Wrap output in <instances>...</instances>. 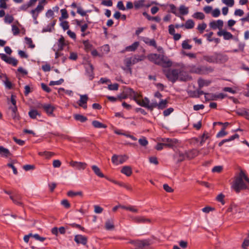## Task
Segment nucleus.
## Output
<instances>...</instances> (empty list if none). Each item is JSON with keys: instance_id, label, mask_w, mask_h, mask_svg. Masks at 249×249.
<instances>
[{"instance_id": "f257e3e1", "label": "nucleus", "mask_w": 249, "mask_h": 249, "mask_svg": "<svg viewBox=\"0 0 249 249\" xmlns=\"http://www.w3.org/2000/svg\"><path fill=\"white\" fill-rule=\"evenodd\" d=\"M147 58L151 62L164 68H170L173 65L172 61L163 54L150 53Z\"/></svg>"}, {"instance_id": "f03ea898", "label": "nucleus", "mask_w": 249, "mask_h": 249, "mask_svg": "<svg viewBox=\"0 0 249 249\" xmlns=\"http://www.w3.org/2000/svg\"><path fill=\"white\" fill-rule=\"evenodd\" d=\"M147 58L151 62L164 68H170L173 65L172 61L163 54L150 53Z\"/></svg>"}, {"instance_id": "7ed1b4c3", "label": "nucleus", "mask_w": 249, "mask_h": 249, "mask_svg": "<svg viewBox=\"0 0 249 249\" xmlns=\"http://www.w3.org/2000/svg\"><path fill=\"white\" fill-rule=\"evenodd\" d=\"M202 58L210 63H224L228 60L227 55L217 52H214L212 55H204Z\"/></svg>"}, {"instance_id": "20e7f679", "label": "nucleus", "mask_w": 249, "mask_h": 249, "mask_svg": "<svg viewBox=\"0 0 249 249\" xmlns=\"http://www.w3.org/2000/svg\"><path fill=\"white\" fill-rule=\"evenodd\" d=\"M246 177L248 176L243 171L241 170L239 176L235 178L233 187L236 193H238L242 190L247 189V185L243 181V179L245 180Z\"/></svg>"}, {"instance_id": "39448f33", "label": "nucleus", "mask_w": 249, "mask_h": 249, "mask_svg": "<svg viewBox=\"0 0 249 249\" xmlns=\"http://www.w3.org/2000/svg\"><path fill=\"white\" fill-rule=\"evenodd\" d=\"M162 71L168 80L172 83H175L178 79L179 74L180 72L179 69H163Z\"/></svg>"}, {"instance_id": "423d86ee", "label": "nucleus", "mask_w": 249, "mask_h": 249, "mask_svg": "<svg viewBox=\"0 0 249 249\" xmlns=\"http://www.w3.org/2000/svg\"><path fill=\"white\" fill-rule=\"evenodd\" d=\"M129 243L134 245L135 249H143L144 247H148L152 244L151 240L150 239L144 240H131Z\"/></svg>"}, {"instance_id": "0eeeda50", "label": "nucleus", "mask_w": 249, "mask_h": 249, "mask_svg": "<svg viewBox=\"0 0 249 249\" xmlns=\"http://www.w3.org/2000/svg\"><path fill=\"white\" fill-rule=\"evenodd\" d=\"M213 69L211 66L205 67L200 66L198 67H196L195 66H193L192 67L191 69V71L192 73H195L199 74H204L207 72H213Z\"/></svg>"}, {"instance_id": "6e6552de", "label": "nucleus", "mask_w": 249, "mask_h": 249, "mask_svg": "<svg viewBox=\"0 0 249 249\" xmlns=\"http://www.w3.org/2000/svg\"><path fill=\"white\" fill-rule=\"evenodd\" d=\"M128 159V157L125 155H117L114 154L111 158V161L114 164L118 165L123 164Z\"/></svg>"}, {"instance_id": "1a4fd4ad", "label": "nucleus", "mask_w": 249, "mask_h": 249, "mask_svg": "<svg viewBox=\"0 0 249 249\" xmlns=\"http://www.w3.org/2000/svg\"><path fill=\"white\" fill-rule=\"evenodd\" d=\"M0 57L6 63L12 65L13 66H16L18 63V60L13 57H8L5 54L0 53Z\"/></svg>"}, {"instance_id": "9d476101", "label": "nucleus", "mask_w": 249, "mask_h": 249, "mask_svg": "<svg viewBox=\"0 0 249 249\" xmlns=\"http://www.w3.org/2000/svg\"><path fill=\"white\" fill-rule=\"evenodd\" d=\"M85 69L86 74L90 80H92L94 78L93 66L90 63H89L86 65Z\"/></svg>"}, {"instance_id": "9b49d317", "label": "nucleus", "mask_w": 249, "mask_h": 249, "mask_svg": "<svg viewBox=\"0 0 249 249\" xmlns=\"http://www.w3.org/2000/svg\"><path fill=\"white\" fill-rule=\"evenodd\" d=\"M41 107L48 116H54L53 112L55 109V107L54 106L51 104H44L42 105Z\"/></svg>"}, {"instance_id": "f8f14e48", "label": "nucleus", "mask_w": 249, "mask_h": 249, "mask_svg": "<svg viewBox=\"0 0 249 249\" xmlns=\"http://www.w3.org/2000/svg\"><path fill=\"white\" fill-rule=\"evenodd\" d=\"M161 142L164 143V147L173 148L176 144V140L169 138H162Z\"/></svg>"}, {"instance_id": "ddd939ff", "label": "nucleus", "mask_w": 249, "mask_h": 249, "mask_svg": "<svg viewBox=\"0 0 249 249\" xmlns=\"http://www.w3.org/2000/svg\"><path fill=\"white\" fill-rule=\"evenodd\" d=\"M70 165L73 167L76 168L78 170L85 169L87 164L85 162H78L76 161L71 160L70 162Z\"/></svg>"}, {"instance_id": "4468645a", "label": "nucleus", "mask_w": 249, "mask_h": 249, "mask_svg": "<svg viewBox=\"0 0 249 249\" xmlns=\"http://www.w3.org/2000/svg\"><path fill=\"white\" fill-rule=\"evenodd\" d=\"M74 240L78 244H82L83 245H86L88 242V238L82 235L77 234L74 236Z\"/></svg>"}, {"instance_id": "2eb2a0df", "label": "nucleus", "mask_w": 249, "mask_h": 249, "mask_svg": "<svg viewBox=\"0 0 249 249\" xmlns=\"http://www.w3.org/2000/svg\"><path fill=\"white\" fill-rule=\"evenodd\" d=\"M199 154V151L196 149H193L186 151V159L191 160L196 157Z\"/></svg>"}, {"instance_id": "dca6fc26", "label": "nucleus", "mask_w": 249, "mask_h": 249, "mask_svg": "<svg viewBox=\"0 0 249 249\" xmlns=\"http://www.w3.org/2000/svg\"><path fill=\"white\" fill-rule=\"evenodd\" d=\"M21 198V195L18 193L15 194L14 196H10V198L15 204L20 206L23 205V203L20 201Z\"/></svg>"}, {"instance_id": "f3484780", "label": "nucleus", "mask_w": 249, "mask_h": 249, "mask_svg": "<svg viewBox=\"0 0 249 249\" xmlns=\"http://www.w3.org/2000/svg\"><path fill=\"white\" fill-rule=\"evenodd\" d=\"M88 100V97L87 95H82L80 96V99L78 102V104L80 107H82L84 109L87 108V102Z\"/></svg>"}, {"instance_id": "a211bd4d", "label": "nucleus", "mask_w": 249, "mask_h": 249, "mask_svg": "<svg viewBox=\"0 0 249 249\" xmlns=\"http://www.w3.org/2000/svg\"><path fill=\"white\" fill-rule=\"evenodd\" d=\"M145 100L147 101V104H146L145 107L150 111H152L153 109L155 107H158L159 109V103H158L156 101H153L150 104H149L150 101L148 98L145 97Z\"/></svg>"}, {"instance_id": "6ab92c4d", "label": "nucleus", "mask_w": 249, "mask_h": 249, "mask_svg": "<svg viewBox=\"0 0 249 249\" xmlns=\"http://www.w3.org/2000/svg\"><path fill=\"white\" fill-rule=\"evenodd\" d=\"M217 35L219 36H223L224 39L225 40H229L233 38V36L230 32L224 30L218 31L217 32Z\"/></svg>"}, {"instance_id": "aec40b11", "label": "nucleus", "mask_w": 249, "mask_h": 249, "mask_svg": "<svg viewBox=\"0 0 249 249\" xmlns=\"http://www.w3.org/2000/svg\"><path fill=\"white\" fill-rule=\"evenodd\" d=\"M89 12H90V11H85L81 7H77V13L81 16L86 17V20L88 24L91 23L89 20V16L87 14V13Z\"/></svg>"}, {"instance_id": "412c9836", "label": "nucleus", "mask_w": 249, "mask_h": 249, "mask_svg": "<svg viewBox=\"0 0 249 249\" xmlns=\"http://www.w3.org/2000/svg\"><path fill=\"white\" fill-rule=\"evenodd\" d=\"M142 40L147 45L157 48V43L154 39H149L148 37H142Z\"/></svg>"}, {"instance_id": "4be33fe9", "label": "nucleus", "mask_w": 249, "mask_h": 249, "mask_svg": "<svg viewBox=\"0 0 249 249\" xmlns=\"http://www.w3.org/2000/svg\"><path fill=\"white\" fill-rule=\"evenodd\" d=\"M92 170L93 171L94 173L96 175L98 176L100 178H105L107 179L109 178L108 177L105 176L101 171L100 169L96 165H92L91 166Z\"/></svg>"}, {"instance_id": "5701e85b", "label": "nucleus", "mask_w": 249, "mask_h": 249, "mask_svg": "<svg viewBox=\"0 0 249 249\" xmlns=\"http://www.w3.org/2000/svg\"><path fill=\"white\" fill-rule=\"evenodd\" d=\"M121 172L127 177H130L132 174V168L129 166H124L122 167Z\"/></svg>"}, {"instance_id": "b1692460", "label": "nucleus", "mask_w": 249, "mask_h": 249, "mask_svg": "<svg viewBox=\"0 0 249 249\" xmlns=\"http://www.w3.org/2000/svg\"><path fill=\"white\" fill-rule=\"evenodd\" d=\"M133 221L134 222L141 223H146L148 222L150 223L151 222V220L148 218H146L143 216H137L133 218Z\"/></svg>"}, {"instance_id": "393cba45", "label": "nucleus", "mask_w": 249, "mask_h": 249, "mask_svg": "<svg viewBox=\"0 0 249 249\" xmlns=\"http://www.w3.org/2000/svg\"><path fill=\"white\" fill-rule=\"evenodd\" d=\"M179 74L178 76V79L179 81H186L188 80L189 76L186 73V72L184 71L183 70L179 69Z\"/></svg>"}, {"instance_id": "a878e982", "label": "nucleus", "mask_w": 249, "mask_h": 249, "mask_svg": "<svg viewBox=\"0 0 249 249\" xmlns=\"http://www.w3.org/2000/svg\"><path fill=\"white\" fill-rule=\"evenodd\" d=\"M127 94L130 98H132L133 99H135L136 97H140L141 95H139L138 93L132 89H128L126 90Z\"/></svg>"}, {"instance_id": "bb28decb", "label": "nucleus", "mask_w": 249, "mask_h": 249, "mask_svg": "<svg viewBox=\"0 0 249 249\" xmlns=\"http://www.w3.org/2000/svg\"><path fill=\"white\" fill-rule=\"evenodd\" d=\"M0 154L1 156L6 158L12 155L8 149L4 148L2 146H0Z\"/></svg>"}, {"instance_id": "cd10ccee", "label": "nucleus", "mask_w": 249, "mask_h": 249, "mask_svg": "<svg viewBox=\"0 0 249 249\" xmlns=\"http://www.w3.org/2000/svg\"><path fill=\"white\" fill-rule=\"evenodd\" d=\"M226 97H227V94L220 93L217 95L212 94L211 99H208L207 97L206 96H205V98H206V100H215L217 98L224 99V98H225Z\"/></svg>"}, {"instance_id": "c85d7f7f", "label": "nucleus", "mask_w": 249, "mask_h": 249, "mask_svg": "<svg viewBox=\"0 0 249 249\" xmlns=\"http://www.w3.org/2000/svg\"><path fill=\"white\" fill-rule=\"evenodd\" d=\"M83 44L84 45V50L86 52H89L91 51L93 45L89 42V40H83Z\"/></svg>"}, {"instance_id": "c756f323", "label": "nucleus", "mask_w": 249, "mask_h": 249, "mask_svg": "<svg viewBox=\"0 0 249 249\" xmlns=\"http://www.w3.org/2000/svg\"><path fill=\"white\" fill-rule=\"evenodd\" d=\"M211 83V81L209 80H204L201 78H199L198 80V84L199 89H201L204 86H208Z\"/></svg>"}, {"instance_id": "7c9ffc66", "label": "nucleus", "mask_w": 249, "mask_h": 249, "mask_svg": "<svg viewBox=\"0 0 249 249\" xmlns=\"http://www.w3.org/2000/svg\"><path fill=\"white\" fill-rule=\"evenodd\" d=\"M105 227L107 230H112L114 229V225L112 219L107 220L105 225Z\"/></svg>"}, {"instance_id": "2f4dec72", "label": "nucleus", "mask_w": 249, "mask_h": 249, "mask_svg": "<svg viewBox=\"0 0 249 249\" xmlns=\"http://www.w3.org/2000/svg\"><path fill=\"white\" fill-rule=\"evenodd\" d=\"M92 125L94 126V127L96 128H106L107 127V125L106 124H103L96 120H94L92 122Z\"/></svg>"}, {"instance_id": "473e14b6", "label": "nucleus", "mask_w": 249, "mask_h": 249, "mask_svg": "<svg viewBox=\"0 0 249 249\" xmlns=\"http://www.w3.org/2000/svg\"><path fill=\"white\" fill-rule=\"evenodd\" d=\"M28 114L30 117L33 119H36L37 116H41V113L36 109L30 110Z\"/></svg>"}, {"instance_id": "72a5a7b5", "label": "nucleus", "mask_w": 249, "mask_h": 249, "mask_svg": "<svg viewBox=\"0 0 249 249\" xmlns=\"http://www.w3.org/2000/svg\"><path fill=\"white\" fill-rule=\"evenodd\" d=\"M73 117L75 120L80 121L81 123L85 122L88 120L86 116L78 114H74Z\"/></svg>"}, {"instance_id": "f704fd0d", "label": "nucleus", "mask_w": 249, "mask_h": 249, "mask_svg": "<svg viewBox=\"0 0 249 249\" xmlns=\"http://www.w3.org/2000/svg\"><path fill=\"white\" fill-rule=\"evenodd\" d=\"M145 56L143 55H135L134 57H131L132 63L134 65L137 63L139 61L143 60Z\"/></svg>"}, {"instance_id": "c9c22d12", "label": "nucleus", "mask_w": 249, "mask_h": 249, "mask_svg": "<svg viewBox=\"0 0 249 249\" xmlns=\"http://www.w3.org/2000/svg\"><path fill=\"white\" fill-rule=\"evenodd\" d=\"M143 15L144 16H145L148 20H155L156 21V22H160V18L159 17H151L150 16H149L146 12H144L143 13H142Z\"/></svg>"}, {"instance_id": "e433bc0d", "label": "nucleus", "mask_w": 249, "mask_h": 249, "mask_svg": "<svg viewBox=\"0 0 249 249\" xmlns=\"http://www.w3.org/2000/svg\"><path fill=\"white\" fill-rule=\"evenodd\" d=\"M139 45V42L136 41L134 42L131 45L126 47V50L129 51H134L138 47Z\"/></svg>"}, {"instance_id": "4c0bfd02", "label": "nucleus", "mask_w": 249, "mask_h": 249, "mask_svg": "<svg viewBox=\"0 0 249 249\" xmlns=\"http://www.w3.org/2000/svg\"><path fill=\"white\" fill-rule=\"evenodd\" d=\"M210 138L209 133L207 132H204L201 136V141L200 142V145H202L205 142L206 140Z\"/></svg>"}, {"instance_id": "58836bf2", "label": "nucleus", "mask_w": 249, "mask_h": 249, "mask_svg": "<svg viewBox=\"0 0 249 249\" xmlns=\"http://www.w3.org/2000/svg\"><path fill=\"white\" fill-rule=\"evenodd\" d=\"M236 113L239 116H245L246 118H248V117H249V113L245 109H239L236 111Z\"/></svg>"}, {"instance_id": "ea45409f", "label": "nucleus", "mask_w": 249, "mask_h": 249, "mask_svg": "<svg viewBox=\"0 0 249 249\" xmlns=\"http://www.w3.org/2000/svg\"><path fill=\"white\" fill-rule=\"evenodd\" d=\"M38 155L41 156H45L46 158H49L54 155V153L49 151L39 152Z\"/></svg>"}, {"instance_id": "a19ab883", "label": "nucleus", "mask_w": 249, "mask_h": 249, "mask_svg": "<svg viewBox=\"0 0 249 249\" xmlns=\"http://www.w3.org/2000/svg\"><path fill=\"white\" fill-rule=\"evenodd\" d=\"M67 195H68V196H69L70 197H73L76 196H82L83 193L82 191H78V192H74L72 191H69L67 193Z\"/></svg>"}, {"instance_id": "79ce46f5", "label": "nucleus", "mask_w": 249, "mask_h": 249, "mask_svg": "<svg viewBox=\"0 0 249 249\" xmlns=\"http://www.w3.org/2000/svg\"><path fill=\"white\" fill-rule=\"evenodd\" d=\"M195 25V23L192 19H188L187 20L185 24V27L186 29H192L194 28Z\"/></svg>"}, {"instance_id": "37998d69", "label": "nucleus", "mask_w": 249, "mask_h": 249, "mask_svg": "<svg viewBox=\"0 0 249 249\" xmlns=\"http://www.w3.org/2000/svg\"><path fill=\"white\" fill-rule=\"evenodd\" d=\"M193 17L197 19L202 20L205 18V15L202 12H197L194 14Z\"/></svg>"}, {"instance_id": "c03bdc74", "label": "nucleus", "mask_w": 249, "mask_h": 249, "mask_svg": "<svg viewBox=\"0 0 249 249\" xmlns=\"http://www.w3.org/2000/svg\"><path fill=\"white\" fill-rule=\"evenodd\" d=\"M179 13L182 15H186L188 13V8L184 5H181L179 8Z\"/></svg>"}, {"instance_id": "a18cd8bd", "label": "nucleus", "mask_w": 249, "mask_h": 249, "mask_svg": "<svg viewBox=\"0 0 249 249\" xmlns=\"http://www.w3.org/2000/svg\"><path fill=\"white\" fill-rule=\"evenodd\" d=\"M168 104V101L165 100H161L159 103V109H163L166 107Z\"/></svg>"}, {"instance_id": "49530a36", "label": "nucleus", "mask_w": 249, "mask_h": 249, "mask_svg": "<svg viewBox=\"0 0 249 249\" xmlns=\"http://www.w3.org/2000/svg\"><path fill=\"white\" fill-rule=\"evenodd\" d=\"M61 13V17L59 18V20H62L63 19H66L68 18L69 15L66 9H62L60 10Z\"/></svg>"}, {"instance_id": "de8ad7c7", "label": "nucleus", "mask_w": 249, "mask_h": 249, "mask_svg": "<svg viewBox=\"0 0 249 249\" xmlns=\"http://www.w3.org/2000/svg\"><path fill=\"white\" fill-rule=\"evenodd\" d=\"M4 78H5V81H4V83L5 84L6 87L9 89H12L13 88V84L9 80L7 76L6 75V77Z\"/></svg>"}, {"instance_id": "09e8293b", "label": "nucleus", "mask_w": 249, "mask_h": 249, "mask_svg": "<svg viewBox=\"0 0 249 249\" xmlns=\"http://www.w3.org/2000/svg\"><path fill=\"white\" fill-rule=\"evenodd\" d=\"M144 0H140L134 2V7L135 9H138L143 6Z\"/></svg>"}, {"instance_id": "8fccbe9b", "label": "nucleus", "mask_w": 249, "mask_h": 249, "mask_svg": "<svg viewBox=\"0 0 249 249\" xmlns=\"http://www.w3.org/2000/svg\"><path fill=\"white\" fill-rule=\"evenodd\" d=\"M189 40H185L182 43V47L183 49L190 50L192 48V45L188 44Z\"/></svg>"}, {"instance_id": "3c124183", "label": "nucleus", "mask_w": 249, "mask_h": 249, "mask_svg": "<svg viewBox=\"0 0 249 249\" xmlns=\"http://www.w3.org/2000/svg\"><path fill=\"white\" fill-rule=\"evenodd\" d=\"M26 43L29 45V47L31 48H34L35 45L33 44L32 40L31 38L25 37Z\"/></svg>"}, {"instance_id": "603ef678", "label": "nucleus", "mask_w": 249, "mask_h": 249, "mask_svg": "<svg viewBox=\"0 0 249 249\" xmlns=\"http://www.w3.org/2000/svg\"><path fill=\"white\" fill-rule=\"evenodd\" d=\"M30 13L32 14V17L34 18V20L35 21V23H37V18L38 16V14L37 13V12L35 10V9L32 10L30 11Z\"/></svg>"}, {"instance_id": "864d4df0", "label": "nucleus", "mask_w": 249, "mask_h": 249, "mask_svg": "<svg viewBox=\"0 0 249 249\" xmlns=\"http://www.w3.org/2000/svg\"><path fill=\"white\" fill-rule=\"evenodd\" d=\"M207 25L205 23L199 24L197 26V29L200 34H202L204 30L206 29Z\"/></svg>"}, {"instance_id": "5fc2aeb1", "label": "nucleus", "mask_w": 249, "mask_h": 249, "mask_svg": "<svg viewBox=\"0 0 249 249\" xmlns=\"http://www.w3.org/2000/svg\"><path fill=\"white\" fill-rule=\"evenodd\" d=\"M185 159H187L186 156V151L184 153L179 152V155H178V161L180 162L183 161Z\"/></svg>"}, {"instance_id": "6e6d98bb", "label": "nucleus", "mask_w": 249, "mask_h": 249, "mask_svg": "<svg viewBox=\"0 0 249 249\" xmlns=\"http://www.w3.org/2000/svg\"><path fill=\"white\" fill-rule=\"evenodd\" d=\"M119 84L118 83H114L110 84L108 86V89L111 90H117L119 88Z\"/></svg>"}, {"instance_id": "4d7b16f0", "label": "nucleus", "mask_w": 249, "mask_h": 249, "mask_svg": "<svg viewBox=\"0 0 249 249\" xmlns=\"http://www.w3.org/2000/svg\"><path fill=\"white\" fill-rule=\"evenodd\" d=\"M63 82H64V79L61 78V79H60L58 81H50V82L49 83V85L50 86H54V85H58L61 84Z\"/></svg>"}, {"instance_id": "13d9d810", "label": "nucleus", "mask_w": 249, "mask_h": 249, "mask_svg": "<svg viewBox=\"0 0 249 249\" xmlns=\"http://www.w3.org/2000/svg\"><path fill=\"white\" fill-rule=\"evenodd\" d=\"M140 144L142 146H145L148 144V141L145 137L139 140Z\"/></svg>"}, {"instance_id": "bf43d9fd", "label": "nucleus", "mask_w": 249, "mask_h": 249, "mask_svg": "<svg viewBox=\"0 0 249 249\" xmlns=\"http://www.w3.org/2000/svg\"><path fill=\"white\" fill-rule=\"evenodd\" d=\"M124 63L126 67H131L133 65L132 63L131 57L126 58L124 60Z\"/></svg>"}, {"instance_id": "052dcab7", "label": "nucleus", "mask_w": 249, "mask_h": 249, "mask_svg": "<svg viewBox=\"0 0 249 249\" xmlns=\"http://www.w3.org/2000/svg\"><path fill=\"white\" fill-rule=\"evenodd\" d=\"M224 197L225 196L221 193L217 196L216 200L222 203V204L224 205L225 204V201L224 200Z\"/></svg>"}, {"instance_id": "680f3d73", "label": "nucleus", "mask_w": 249, "mask_h": 249, "mask_svg": "<svg viewBox=\"0 0 249 249\" xmlns=\"http://www.w3.org/2000/svg\"><path fill=\"white\" fill-rule=\"evenodd\" d=\"M57 45L61 46H65L66 45L65 38L62 36H61L60 38L59 39L58 41L57 42Z\"/></svg>"}, {"instance_id": "e2e57ef3", "label": "nucleus", "mask_w": 249, "mask_h": 249, "mask_svg": "<svg viewBox=\"0 0 249 249\" xmlns=\"http://www.w3.org/2000/svg\"><path fill=\"white\" fill-rule=\"evenodd\" d=\"M41 86L42 89L47 93H50L51 91V89L45 84L41 83Z\"/></svg>"}, {"instance_id": "0e129e2a", "label": "nucleus", "mask_w": 249, "mask_h": 249, "mask_svg": "<svg viewBox=\"0 0 249 249\" xmlns=\"http://www.w3.org/2000/svg\"><path fill=\"white\" fill-rule=\"evenodd\" d=\"M4 20L6 22L11 23L14 20V18L12 15H7L5 17Z\"/></svg>"}, {"instance_id": "69168bd1", "label": "nucleus", "mask_w": 249, "mask_h": 249, "mask_svg": "<svg viewBox=\"0 0 249 249\" xmlns=\"http://www.w3.org/2000/svg\"><path fill=\"white\" fill-rule=\"evenodd\" d=\"M228 134V132L225 131V129L222 128L221 130L217 134L216 137L220 138L224 137Z\"/></svg>"}, {"instance_id": "338daca9", "label": "nucleus", "mask_w": 249, "mask_h": 249, "mask_svg": "<svg viewBox=\"0 0 249 249\" xmlns=\"http://www.w3.org/2000/svg\"><path fill=\"white\" fill-rule=\"evenodd\" d=\"M61 26L64 31L67 30L69 28V22L67 21H63L60 23Z\"/></svg>"}, {"instance_id": "774afa93", "label": "nucleus", "mask_w": 249, "mask_h": 249, "mask_svg": "<svg viewBox=\"0 0 249 249\" xmlns=\"http://www.w3.org/2000/svg\"><path fill=\"white\" fill-rule=\"evenodd\" d=\"M248 247H249V239H245L242 244V248L243 249H247Z\"/></svg>"}]
</instances>
